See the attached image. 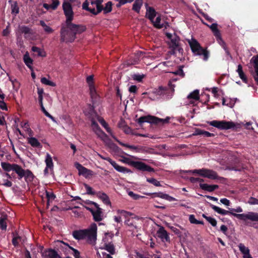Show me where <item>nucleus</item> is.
Segmentation results:
<instances>
[{
	"instance_id": "obj_1",
	"label": "nucleus",
	"mask_w": 258,
	"mask_h": 258,
	"mask_svg": "<svg viewBox=\"0 0 258 258\" xmlns=\"http://www.w3.org/2000/svg\"><path fill=\"white\" fill-rule=\"evenodd\" d=\"M62 8L66 17V20L65 23L61 25L60 40L61 42L71 43L75 40L77 34H80L86 31V27L82 25H77L72 23L74 12L70 3H63Z\"/></svg>"
},
{
	"instance_id": "obj_2",
	"label": "nucleus",
	"mask_w": 258,
	"mask_h": 258,
	"mask_svg": "<svg viewBox=\"0 0 258 258\" xmlns=\"http://www.w3.org/2000/svg\"><path fill=\"white\" fill-rule=\"evenodd\" d=\"M91 99L92 105L91 104H88L84 108V112L86 116L91 119V127L93 131L98 137L103 141L106 145L114 150L118 149V148L114 144L111 142L107 135L101 130L98 124L96 122L94 116H97V113L95 112L94 109L99 105L100 101L98 100V98H91Z\"/></svg>"
},
{
	"instance_id": "obj_3",
	"label": "nucleus",
	"mask_w": 258,
	"mask_h": 258,
	"mask_svg": "<svg viewBox=\"0 0 258 258\" xmlns=\"http://www.w3.org/2000/svg\"><path fill=\"white\" fill-rule=\"evenodd\" d=\"M91 99L92 105L91 104H88L84 108V112L86 116L91 119V127L93 131L98 137L103 141L106 145L114 150L118 149V148L114 144L111 142L107 135L101 130L98 124L96 122L94 116H97V113L95 112L94 109L99 105L100 101L98 100V98H91Z\"/></svg>"
},
{
	"instance_id": "obj_4",
	"label": "nucleus",
	"mask_w": 258,
	"mask_h": 258,
	"mask_svg": "<svg viewBox=\"0 0 258 258\" xmlns=\"http://www.w3.org/2000/svg\"><path fill=\"white\" fill-rule=\"evenodd\" d=\"M114 234L112 232H106L104 234L99 248L107 251L108 253L105 251L100 253L97 251V255L98 258H101V255L102 258H113L112 255L116 253L115 246L112 240Z\"/></svg>"
},
{
	"instance_id": "obj_5",
	"label": "nucleus",
	"mask_w": 258,
	"mask_h": 258,
	"mask_svg": "<svg viewBox=\"0 0 258 258\" xmlns=\"http://www.w3.org/2000/svg\"><path fill=\"white\" fill-rule=\"evenodd\" d=\"M97 225L93 223L87 228L73 232V237L78 240H85L88 243L94 245L97 240Z\"/></svg>"
},
{
	"instance_id": "obj_6",
	"label": "nucleus",
	"mask_w": 258,
	"mask_h": 258,
	"mask_svg": "<svg viewBox=\"0 0 258 258\" xmlns=\"http://www.w3.org/2000/svg\"><path fill=\"white\" fill-rule=\"evenodd\" d=\"M212 209L216 212L222 215L231 214L238 219L246 221L249 220L252 222H258V213L249 212L246 213L236 214L230 211H227L214 205H211Z\"/></svg>"
},
{
	"instance_id": "obj_7",
	"label": "nucleus",
	"mask_w": 258,
	"mask_h": 258,
	"mask_svg": "<svg viewBox=\"0 0 258 258\" xmlns=\"http://www.w3.org/2000/svg\"><path fill=\"white\" fill-rule=\"evenodd\" d=\"M191 50L195 55L202 56L204 61H207L210 57V52L207 48L201 46L200 43L194 38L188 40Z\"/></svg>"
},
{
	"instance_id": "obj_8",
	"label": "nucleus",
	"mask_w": 258,
	"mask_h": 258,
	"mask_svg": "<svg viewBox=\"0 0 258 258\" xmlns=\"http://www.w3.org/2000/svg\"><path fill=\"white\" fill-rule=\"evenodd\" d=\"M182 172L184 173H196L204 177H206L211 179H220L222 178V177H219L215 171L205 168L191 170H184L182 171Z\"/></svg>"
},
{
	"instance_id": "obj_9",
	"label": "nucleus",
	"mask_w": 258,
	"mask_h": 258,
	"mask_svg": "<svg viewBox=\"0 0 258 258\" xmlns=\"http://www.w3.org/2000/svg\"><path fill=\"white\" fill-rule=\"evenodd\" d=\"M121 161L124 163L132 165L136 169L143 171H146L150 172L155 171L153 168L142 162L132 161L130 158L126 157H124Z\"/></svg>"
},
{
	"instance_id": "obj_10",
	"label": "nucleus",
	"mask_w": 258,
	"mask_h": 258,
	"mask_svg": "<svg viewBox=\"0 0 258 258\" xmlns=\"http://www.w3.org/2000/svg\"><path fill=\"white\" fill-rule=\"evenodd\" d=\"M207 123L213 126L217 127L220 130H228L237 127V124L232 121H227L225 120H213L211 121H208ZM237 125H239L237 124Z\"/></svg>"
},
{
	"instance_id": "obj_11",
	"label": "nucleus",
	"mask_w": 258,
	"mask_h": 258,
	"mask_svg": "<svg viewBox=\"0 0 258 258\" xmlns=\"http://www.w3.org/2000/svg\"><path fill=\"white\" fill-rule=\"evenodd\" d=\"M38 103L41 107L42 111L44 114L54 122H56L55 118L51 115L45 109V107H50L52 104V99L51 98H39L38 99Z\"/></svg>"
},
{
	"instance_id": "obj_12",
	"label": "nucleus",
	"mask_w": 258,
	"mask_h": 258,
	"mask_svg": "<svg viewBox=\"0 0 258 258\" xmlns=\"http://www.w3.org/2000/svg\"><path fill=\"white\" fill-rule=\"evenodd\" d=\"M180 38L176 35H175L170 40L169 48L171 49L170 54L174 55L178 51L179 54H182L183 49L181 47L179 44Z\"/></svg>"
},
{
	"instance_id": "obj_13",
	"label": "nucleus",
	"mask_w": 258,
	"mask_h": 258,
	"mask_svg": "<svg viewBox=\"0 0 258 258\" xmlns=\"http://www.w3.org/2000/svg\"><path fill=\"white\" fill-rule=\"evenodd\" d=\"M13 171L18 175L19 179L23 177L29 178L33 176L32 173L29 170H24L18 164H15Z\"/></svg>"
},
{
	"instance_id": "obj_14",
	"label": "nucleus",
	"mask_w": 258,
	"mask_h": 258,
	"mask_svg": "<svg viewBox=\"0 0 258 258\" xmlns=\"http://www.w3.org/2000/svg\"><path fill=\"white\" fill-rule=\"evenodd\" d=\"M168 88L159 87L157 90V95H167V96H173L174 92L173 86L171 83H169Z\"/></svg>"
},
{
	"instance_id": "obj_15",
	"label": "nucleus",
	"mask_w": 258,
	"mask_h": 258,
	"mask_svg": "<svg viewBox=\"0 0 258 258\" xmlns=\"http://www.w3.org/2000/svg\"><path fill=\"white\" fill-rule=\"evenodd\" d=\"M45 163L46 167L44 170V175H47L49 173H52L53 172V163L52 157L49 153H47L46 155Z\"/></svg>"
},
{
	"instance_id": "obj_16",
	"label": "nucleus",
	"mask_w": 258,
	"mask_h": 258,
	"mask_svg": "<svg viewBox=\"0 0 258 258\" xmlns=\"http://www.w3.org/2000/svg\"><path fill=\"white\" fill-rule=\"evenodd\" d=\"M250 62L253 63L254 70L251 71V75L253 77L255 83L258 85V54L253 56Z\"/></svg>"
},
{
	"instance_id": "obj_17",
	"label": "nucleus",
	"mask_w": 258,
	"mask_h": 258,
	"mask_svg": "<svg viewBox=\"0 0 258 258\" xmlns=\"http://www.w3.org/2000/svg\"><path fill=\"white\" fill-rule=\"evenodd\" d=\"M159 120H162L161 118L156 117L154 116L148 115L140 117L138 119V122L140 124H142L144 122H149L150 123H157L159 122Z\"/></svg>"
},
{
	"instance_id": "obj_18",
	"label": "nucleus",
	"mask_w": 258,
	"mask_h": 258,
	"mask_svg": "<svg viewBox=\"0 0 258 258\" xmlns=\"http://www.w3.org/2000/svg\"><path fill=\"white\" fill-rule=\"evenodd\" d=\"M107 161H108L110 164L114 167V168L119 172L123 173H129L132 172L130 169L123 166L119 165L117 163L112 160L111 158L107 159Z\"/></svg>"
},
{
	"instance_id": "obj_19",
	"label": "nucleus",
	"mask_w": 258,
	"mask_h": 258,
	"mask_svg": "<svg viewBox=\"0 0 258 258\" xmlns=\"http://www.w3.org/2000/svg\"><path fill=\"white\" fill-rule=\"evenodd\" d=\"M86 82L88 85L90 97H96V90L94 84L93 76L90 75L87 77Z\"/></svg>"
},
{
	"instance_id": "obj_20",
	"label": "nucleus",
	"mask_w": 258,
	"mask_h": 258,
	"mask_svg": "<svg viewBox=\"0 0 258 258\" xmlns=\"http://www.w3.org/2000/svg\"><path fill=\"white\" fill-rule=\"evenodd\" d=\"M141 220V218L139 217L136 216L134 218H130L128 219L125 220L124 221L125 224L127 225L132 230H136L138 231V229L139 228V226L136 222V220L140 221Z\"/></svg>"
},
{
	"instance_id": "obj_21",
	"label": "nucleus",
	"mask_w": 258,
	"mask_h": 258,
	"mask_svg": "<svg viewBox=\"0 0 258 258\" xmlns=\"http://www.w3.org/2000/svg\"><path fill=\"white\" fill-rule=\"evenodd\" d=\"M157 235L163 242H168L170 240L169 235L163 227H160L157 231Z\"/></svg>"
},
{
	"instance_id": "obj_22",
	"label": "nucleus",
	"mask_w": 258,
	"mask_h": 258,
	"mask_svg": "<svg viewBox=\"0 0 258 258\" xmlns=\"http://www.w3.org/2000/svg\"><path fill=\"white\" fill-rule=\"evenodd\" d=\"M95 209L91 212L94 220L96 221H100L103 219L102 209L99 207L98 204L97 206H95Z\"/></svg>"
},
{
	"instance_id": "obj_23",
	"label": "nucleus",
	"mask_w": 258,
	"mask_h": 258,
	"mask_svg": "<svg viewBox=\"0 0 258 258\" xmlns=\"http://www.w3.org/2000/svg\"><path fill=\"white\" fill-rule=\"evenodd\" d=\"M75 167L78 169L79 171V174L82 175L85 177L92 175V171L83 166L78 162L75 163Z\"/></svg>"
},
{
	"instance_id": "obj_24",
	"label": "nucleus",
	"mask_w": 258,
	"mask_h": 258,
	"mask_svg": "<svg viewBox=\"0 0 258 258\" xmlns=\"http://www.w3.org/2000/svg\"><path fill=\"white\" fill-rule=\"evenodd\" d=\"M55 244L57 246H59L61 247H64V246L68 247V248H69L70 249H71L73 250V254L74 255V256H75V258H80V252L78 250L73 248L71 246H70L68 244L65 243L63 241L58 240L55 242Z\"/></svg>"
},
{
	"instance_id": "obj_25",
	"label": "nucleus",
	"mask_w": 258,
	"mask_h": 258,
	"mask_svg": "<svg viewBox=\"0 0 258 258\" xmlns=\"http://www.w3.org/2000/svg\"><path fill=\"white\" fill-rule=\"evenodd\" d=\"M204 24L207 25L211 29L214 35L216 37L217 40H222L221 33L219 30L218 29V24L217 23H213L211 25L209 26L205 23H203Z\"/></svg>"
},
{
	"instance_id": "obj_26",
	"label": "nucleus",
	"mask_w": 258,
	"mask_h": 258,
	"mask_svg": "<svg viewBox=\"0 0 258 258\" xmlns=\"http://www.w3.org/2000/svg\"><path fill=\"white\" fill-rule=\"evenodd\" d=\"M156 14L157 13L153 7H148L147 8L146 17L150 20L151 22H153V20H154Z\"/></svg>"
},
{
	"instance_id": "obj_27",
	"label": "nucleus",
	"mask_w": 258,
	"mask_h": 258,
	"mask_svg": "<svg viewBox=\"0 0 258 258\" xmlns=\"http://www.w3.org/2000/svg\"><path fill=\"white\" fill-rule=\"evenodd\" d=\"M96 195L97 197L100 199L104 204L108 206H111V202L109 198L105 193L99 191L97 192Z\"/></svg>"
},
{
	"instance_id": "obj_28",
	"label": "nucleus",
	"mask_w": 258,
	"mask_h": 258,
	"mask_svg": "<svg viewBox=\"0 0 258 258\" xmlns=\"http://www.w3.org/2000/svg\"><path fill=\"white\" fill-rule=\"evenodd\" d=\"M42 258H57V252L51 249L44 250L41 253Z\"/></svg>"
},
{
	"instance_id": "obj_29",
	"label": "nucleus",
	"mask_w": 258,
	"mask_h": 258,
	"mask_svg": "<svg viewBox=\"0 0 258 258\" xmlns=\"http://www.w3.org/2000/svg\"><path fill=\"white\" fill-rule=\"evenodd\" d=\"M236 100V98H222V104L229 107H232Z\"/></svg>"
},
{
	"instance_id": "obj_30",
	"label": "nucleus",
	"mask_w": 258,
	"mask_h": 258,
	"mask_svg": "<svg viewBox=\"0 0 258 258\" xmlns=\"http://www.w3.org/2000/svg\"><path fill=\"white\" fill-rule=\"evenodd\" d=\"M19 31L20 33L24 34L25 38H28L30 34H32V30L28 26H22L19 27Z\"/></svg>"
},
{
	"instance_id": "obj_31",
	"label": "nucleus",
	"mask_w": 258,
	"mask_h": 258,
	"mask_svg": "<svg viewBox=\"0 0 258 258\" xmlns=\"http://www.w3.org/2000/svg\"><path fill=\"white\" fill-rule=\"evenodd\" d=\"M200 187L203 190L212 192L218 188L217 185H210L207 183H200Z\"/></svg>"
},
{
	"instance_id": "obj_32",
	"label": "nucleus",
	"mask_w": 258,
	"mask_h": 258,
	"mask_svg": "<svg viewBox=\"0 0 258 258\" xmlns=\"http://www.w3.org/2000/svg\"><path fill=\"white\" fill-rule=\"evenodd\" d=\"M15 164H10L8 162H1V166L2 168L7 172L13 171Z\"/></svg>"
},
{
	"instance_id": "obj_33",
	"label": "nucleus",
	"mask_w": 258,
	"mask_h": 258,
	"mask_svg": "<svg viewBox=\"0 0 258 258\" xmlns=\"http://www.w3.org/2000/svg\"><path fill=\"white\" fill-rule=\"evenodd\" d=\"M28 143L32 147L36 148H41V145L37 139L34 137L29 138L28 139Z\"/></svg>"
},
{
	"instance_id": "obj_34",
	"label": "nucleus",
	"mask_w": 258,
	"mask_h": 258,
	"mask_svg": "<svg viewBox=\"0 0 258 258\" xmlns=\"http://www.w3.org/2000/svg\"><path fill=\"white\" fill-rule=\"evenodd\" d=\"M142 5L143 0H136L133 5V10L139 14Z\"/></svg>"
},
{
	"instance_id": "obj_35",
	"label": "nucleus",
	"mask_w": 258,
	"mask_h": 258,
	"mask_svg": "<svg viewBox=\"0 0 258 258\" xmlns=\"http://www.w3.org/2000/svg\"><path fill=\"white\" fill-rule=\"evenodd\" d=\"M23 60L25 63V64L29 68L32 69L31 65L33 63L32 59L29 56V55L28 52H26V54L24 55Z\"/></svg>"
},
{
	"instance_id": "obj_36",
	"label": "nucleus",
	"mask_w": 258,
	"mask_h": 258,
	"mask_svg": "<svg viewBox=\"0 0 258 258\" xmlns=\"http://www.w3.org/2000/svg\"><path fill=\"white\" fill-rule=\"evenodd\" d=\"M96 8L97 9L96 10L95 9V7L90 6L88 11L90 12L94 15H97L103 10V7H100L99 6V4H97V7Z\"/></svg>"
},
{
	"instance_id": "obj_37",
	"label": "nucleus",
	"mask_w": 258,
	"mask_h": 258,
	"mask_svg": "<svg viewBox=\"0 0 258 258\" xmlns=\"http://www.w3.org/2000/svg\"><path fill=\"white\" fill-rule=\"evenodd\" d=\"M157 197L161 199L166 200L169 202L175 201L176 199L166 194L159 192L157 194Z\"/></svg>"
},
{
	"instance_id": "obj_38",
	"label": "nucleus",
	"mask_w": 258,
	"mask_h": 258,
	"mask_svg": "<svg viewBox=\"0 0 258 258\" xmlns=\"http://www.w3.org/2000/svg\"><path fill=\"white\" fill-rule=\"evenodd\" d=\"M31 50L34 52H36L38 56L45 57L46 52L41 48L37 46H33Z\"/></svg>"
},
{
	"instance_id": "obj_39",
	"label": "nucleus",
	"mask_w": 258,
	"mask_h": 258,
	"mask_svg": "<svg viewBox=\"0 0 258 258\" xmlns=\"http://www.w3.org/2000/svg\"><path fill=\"white\" fill-rule=\"evenodd\" d=\"M116 214L119 215L121 218L123 217L127 218L129 216L132 215V213L122 210H117L116 212Z\"/></svg>"
},
{
	"instance_id": "obj_40",
	"label": "nucleus",
	"mask_w": 258,
	"mask_h": 258,
	"mask_svg": "<svg viewBox=\"0 0 258 258\" xmlns=\"http://www.w3.org/2000/svg\"><path fill=\"white\" fill-rule=\"evenodd\" d=\"M40 25L43 28V29L46 33L50 34L53 32V30L51 27L47 26L44 21L42 20L40 21Z\"/></svg>"
},
{
	"instance_id": "obj_41",
	"label": "nucleus",
	"mask_w": 258,
	"mask_h": 258,
	"mask_svg": "<svg viewBox=\"0 0 258 258\" xmlns=\"http://www.w3.org/2000/svg\"><path fill=\"white\" fill-rule=\"evenodd\" d=\"M239 250L243 254V255L249 254V250L248 247H246L243 243H239L238 245Z\"/></svg>"
},
{
	"instance_id": "obj_42",
	"label": "nucleus",
	"mask_w": 258,
	"mask_h": 258,
	"mask_svg": "<svg viewBox=\"0 0 258 258\" xmlns=\"http://www.w3.org/2000/svg\"><path fill=\"white\" fill-rule=\"evenodd\" d=\"M117 142H118L120 145L125 146V147H126L131 149L136 150L138 152H144V150H143L142 148H138V147H137L135 146H131V145H128L127 144H124L120 142L119 140H118V141H117Z\"/></svg>"
},
{
	"instance_id": "obj_43",
	"label": "nucleus",
	"mask_w": 258,
	"mask_h": 258,
	"mask_svg": "<svg viewBox=\"0 0 258 258\" xmlns=\"http://www.w3.org/2000/svg\"><path fill=\"white\" fill-rule=\"evenodd\" d=\"M161 17L158 16L156 18L155 21L153 20V22H152L154 27L157 29H161L163 27V25L160 24Z\"/></svg>"
},
{
	"instance_id": "obj_44",
	"label": "nucleus",
	"mask_w": 258,
	"mask_h": 258,
	"mask_svg": "<svg viewBox=\"0 0 258 258\" xmlns=\"http://www.w3.org/2000/svg\"><path fill=\"white\" fill-rule=\"evenodd\" d=\"M112 3L111 2H108L105 5L104 8L103 7V10L104 14H107L110 13L112 11Z\"/></svg>"
},
{
	"instance_id": "obj_45",
	"label": "nucleus",
	"mask_w": 258,
	"mask_h": 258,
	"mask_svg": "<svg viewBox=\"0 0 258 258\" xmlns=\"http://www.w3.org/2000/svg\"><path fill=\"white\" fill-rule=\"evenodd\" d=\"M183 66H179L178 67V70L174 72H172V73L175 75H178L182 78H183L185 76V74L183 71Z\"/></svg>"
},
{
	"instance_id": "obj_46",
	"label": "nucleus",
	"mask_w": 258,
	"mask_h": 258,
	"mask_svg": "<svg viewBox=\"0 0 258 258\" xmlns=\"http://www.w3.org/2000/svg\"><path fill=\"white\" fill-rule=\"evenodd\" d=\"M41 82L44 85L50 86H55V83L48 80L45 77H43L41 79Z\"/></svg>"
},
{
	"instance_id": "obj_47",
	"label": "nucleus",
	"mask_w": 258,
	"mask_h": 258,
	"mask_svg": "<svg viewBox=\"0 0 258 258\" xmlns=\"http://www.w3.org/2000/svg\"><path fill=\"white\" fill-rule=\"evenodd\" d=\"M102 126L106 130L107 132L110 134L114 140L116 141H118V140L114 136L111 130L108 126L107 123H105V124L102 125Z\"/></svg>"
},
{
	"instance_id": "obj_48",
	"label": "nucleus",
	"mask_w": 258,
	"mask_h": 258,
	"mask_svg": "<svg viewBox=\"0 0 258 258\" xmlns=\"http://www.w3.org/2000/svg\"><path fill=\"white\" fill-rule=\"evenodd\" d=\"M189 221L192 224L202 225L204 224V222L202 221L197 220L194 215H190L189 216Z\"/></svg>"
},
{
	"instance_id": "obj_49",
	"label": "nucleus",
	"mask_w": 258,
	"mask_h": 258,
	"mask_svg": "<svg viewBox=\"0 0 258 258\" xmlns=\"http://www.w3.org/2000/svg\"><path fill=\"white\" fill-rule=\"evenodd\" d=\"M45 193L47 198V203H49L50 201H52L55 199V196L52 192L46 190Z\"/></svg>"
},
{
	"instance_id": "obj_50",
	"label": "nucleus",
	"mask_w": 258,
	"mask_h": 258,
	"mask_svg": "<svg viewBox=\"0 0 258 258\" xmlns=\"http://www.w3.org/2000/svg\"><path fill=\"white\" fill-rule=\"evenodd\" d=\"M145 77V75L140 74H134L132 75V78L134 80L138 81V82H142L143 78Z\"/></svg>"
},
{
	"instance_id": "obj_51",
	"label": "nucleus",
	"mask_w": 258,
	"mask_h": 258,
	"mask_svg": "<svg viewBox=\"0 0 258 258\" xmlns=\"http://www.w3.org/2000/svg\"><path fill=\"white\" fill-rule=\"evenodd\" d=\"M147 181L151 184H153V185H154L156 186H161V184H160V182L154 178H147Z\"/></svg>"
},
{
	"instance_id": "obj_52",
	"label": "nucleus",
	"mask_w": 258,
	"mask_h": 258,
	"mask_svg": "<svg viewBox=\"0 0 258 258\" xmlns=\"http://www.w3.org/2000/svg\"><path fill=\"white\" fill-rule=\"evenodd\" d=\"M12 8V13L13 14H18L19 12V9L17 6V4L16 2H15L14 4H12L11 6Z\"/></svg>"
},
{
	"instance_id": "obj_53",
	"label": "nucleus",
	"mask_w": 258,
	"mask_h": 258,
	"mask_svg": "<svg viewBox=\"0 0 258 258\" xmlns=\"http://www.w3.org/2000/svg\"><path fill=\"white\" fill-rule=\"evenodd\" d=\"M102 0H91L90 6L97 7L98 3H99V6L100 7H103V6L102 5Z\"/></svg>"
},
{
	"instance_id": "obj_54",
	"label": "nucleus",
	"mask_w": 258,
	"mask_h": 258,
	"mask_svg": "<svg viewBox=\"0 0 258 258\" xmlns=\"http://www.w3.org/2000/svg\"><path fill=\"white\" fill-rule=\"evenodd\" d=\"M247 203L250 205H258V199L255 198L250 197Z\"/></svg>"
},
{
	"instance_id": "obj_55",
	"label": "nucleus",
	"mask_w": 258,
	"mask_h": 258,
	"mask_svg": "<svg viewBox=\"0 0 258 258\" xmlns=\"http://www.w3.org/2000/svg\"><path fill=\"white\" fill-rule=\"evenodd\" d=\"M85 187L86 188V191L88 194L94 195L96 194L93 190L92 188L89 186L88 185L85 184Z\"/></svg>"
},
{
	"instance_id": "obj_56",
	"label": "nucleus",
	"mask_w": 258,
	"mask_h": 258,
	"mask_svg": "<svg viewBox=\"0 0 258 258\" xmlns=\"http://www.w3.org/2000/svg\"><path fill=\"white\" fill-rule=\"evenodd\" d=\"M126 122L124 119L121 118L118 123V127L121 129L124 128L126 126Z\"/></svg>"
},
{
	"instance_id": "obj_57",
	"label": "nucleus",
	"mask_w": 258,
	"mask_h": 258,
	"mask_svg": "<svg viewBox=\"0 0 258 258\" xmlns=\"http://www.w3.org/2000/svg\"><path fill=\"white\" fill-rule=\"evenodd\" d=\"M4 98H0V108L2 110H7L6 103L4 102Z\"/></svg>"
},
{
	"instance_id": "obj_58",
	"label": "nucleus",
	"mask_w": 258,
	"mask_h": 258,
	"mask_svg": "<svg viewBox=\"0 0 258 258\" xmlns=\"http://www.w3.org/2000/svg\"><path fill=\"white\" fill-rule=\"evenodd\" d=\"M199 93V90L196 89L188 94L187 97H200Z\"/></svg>"
},
{
	"instance_id": "obj_59",
	"label": "nucleus",
	"mask_w": 258,
	"mask_h": 258,
	"mask_svg": "<svg viewBox=\"0 0 258 258\" xmlns=\"http://www.w3.org/2000/svg\"><path fill=\"white\" fill-rule=\"evenodd\" d=\"M59 5V2L58 0H52V3L51 4V9L55 10Z\"/></svg>"
},
{
	"instance_id": "obj_60",
	"label": "nucleus",
	"mask_w": 258,
	"mask_h": 258,
	"mask_svg": "<svg viewBox=\"0 0 258 258\" xmlns=\"http://www.w3.org/2000/svg\"><path fill=\"white\" fill-rule=\"evenodd\" d=\"M239 77L240 78V79L242 80V81L246 83V84H248V80L246 76V75H245V74L244 73V72H243L242 73H241V74H239Z\"/></svg>"
},
{
	"instance_id": "obj_61",
	"label": "nucleus",
	"mask_w": 258,
	"mask_h": 258,
	"mask_svg": "<svg viewBox=\"0 0 258 258\" xmlns=\"http://www.w3.org/2000/svg\"><path fill=\"white\" fill-rule=\"evenodd\" d=\"M128 195L134 200H138L141 197L140 196L135 194L132 191H129Z\"/></svg>"
},
{
	"instance_id": "obj_62",
	"label": "nucleus",
	"mask_w": 258,
	"mask_h": 258,
	"mask_svg": "<svg viewBox=\"0 0 258 258\" xmlns=\"http://www.w3.org/2000/svg\"><path fill=\"white\" fill-rule=\"evenodd\" d=\"M199 13L209 22H212L213 21V19L210 17L207 14L200 11H199Z\"/></svg>"
},
{
	"instance_id": "obj_63",
	"label": "nucleus",
	"mask_w": 258,
	"mask_h": 258,
	"mask_svg": "<svg viewBox=\"0 0 258 258\" xmlns=\"http://www.w3.org/2000/svg\"><path fill=\"white\" fill-rule=\"evenodd\" d=\"M207 221L214 227L217 225V221L212 217L207 218Z\"/></svg>"
},
{
	"instance_id": "obj_64",
	"label": "nucleus",
	"mask_w": 258,
	"mask_h": 258,
	"mask_svg": "<svg viewBox=\"0 0 258 258\" xmlns=\"http://www.w3.org/2000/svg\"><path fill=\"white\" fill-rule=\"evenodd\" d=\"M141 258H160V257L157 255H141L140 256Z\"/></svg>"
}]
</instances>
